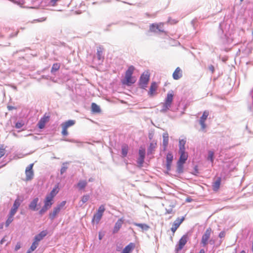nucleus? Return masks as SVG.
<instances>
[{"label":"nucleus","mask_w":253,"mask_h":253,"mask_svg":"<svg viewBox=\"0 0 253 253\" xmlns=\"http://www.w3.org/2000/svg\"><path fill=\"white\" fill-rule=\"evenodd\" d=\"M185 218L182 216L181 218H177L173 222L172 226L171 228V231L174 233L177 229L179 227L180 225L184 221Z\"/></svg>","instance_id":"12"},{"label":"nucleus","mask_w":253,"mask_h":253,"mask_svg":"<svg viewBox=\"0 0 253 253\" xmlns=\"http://www.w3.org/2000/svg\"><path fill=\"white\" fill-rule=\"evenodd\" d=\"M60 210H59V208H57L56 207L54 208L52 212H50L49 214V218L52 220L53 219L55 216L57 215V214L59 212Z\"/></svg>","instance_id":"29"},{"label":"nucleus","mask_w":253,"mask_h":253,"mask_svg":"<svg viewBox=\"0 0 253 253\" xmlns=\"http://www.w3.org/2000/svg\"><path fill=\"white\" fill-rule=\"evenodd\" d=\"M171 165V163H167V164H166V167H167V170L168 171H170V170Z\"/></svg>","instance_id":"49"},{"label":"nucleus","mask_w":253,"mask_h":253,"mask_svg":"<svg viewBox=\"0 0 253 253\" xmlns=\"http://www.w3.org/2000/svg\"><path fill=\"white\" fill-rule=\"evenodd\" d=\"M7 109H8V110L11 111V110H14V109H16V108L15 107H14V106H7Z\"/></svg>","instance_id":"52"},{"label":"nucleus","mask_w":253,"mask_h":253,"mask_svg":"<svg viewBox=\"0 0 253 253\" xmlns=\"http://www.w3.org/2000/svg\"><path fill=\"white\" fill-rule=\"evenodd\" d=\"M21 248V243L20 242H18L16 244V245L15 246V251H18L19 249H20Z\"/></svg>","instance_id":"48"},{"label":"nucleus","mask_w":253,"mask_h":253,"mask_svg":"<svg viewBox=\"0 0 253 253\" xmlns=\"http://www.w3.org/2000/svg\"><path fill=\"white\" fill-rule=\"evenodd\" d=\"M249 108H250V110H251L252 109V107L251 106Z\"/></svg>","instance_id":"62"},{"label":"nucleus","mask_w":253,"mask_h":253,"mask_svg":"<svg viewBox=\"0 0 253 253\" xmlns=\"http://www.w3.org/2000/svg\"><path fill=\"white\" fill-rule=\"evenodd\" d=\"M49 209L45 207V206H43L42 208L41 209V210L39 211V213L40 215H42L43 213H44L47 210Z\"/></svg>","instance_id":"42"},{"label":"nucleus","mask_w":253,"mask_h":253,"mask_svg":"<svg viewBox=\"0 0 253 253\" xmlns=\"http://www.w3.org/2000/svg\"><path fill=\"white\" fill-rule=\"evenodd\" d=\"M92 181V179H89V181Z\"/></svg>","instance_id":"63"},{"label":"nucleus","mask_w":253,"mask_h":253,"mask_svg":"<svg viewBox=\"0 0 253 253\" xmlns=\"http://www.w3.org/2000/svg\"><path fill=\"white\" fill-rule=\"evenodd\" d=\"M240 253H246V252L244 250L242 251Z\"/></svg>","instance_id":"58"},{"label":"nucleus","mask_w":253,"mask_h":253,"mask_svg":"<svg viewBox=\"0 0 253 253\" xmlns=\"http://www.w3.org/2000/svg\"><path fill=\"white\" fill-rule=\"evenodd\" d=\"M5 154V150L2 146H0V158Z\"/></svg>","instance_id":"45"},{"label":"nucleus","mask_w":253,"mask_h":253,"mask_svg":"<svg viewBox=\"0 0 253 253\" xmlns=\"http://www.w3.org/2000/svg\"><path fill=\"white\" fill-rule=\"evenodd\" d=\"M172 209H166V213L169 214L172 212Z\"/></svg>","instance_id":"53"},{"label":"nucleus","mask_w":253,"mask_h":253,"mask_svg":"<svg viewBox=\"0 0 253 253\" xmlns=\"http://www.w3.org/2000/svg\"><path fill=\"white\" fill-rule=\"evenodd\" d=\"M128 152V146L127 145H123L122 147V155L123 157L126 156Z\"/></svg>","instance_id":"36"},{"label":"nucleus","mask_w":253,"mask_h":253,"mask_svg":"<svg viewBox=\"0 0 253 253\" xmlns=\"http://www.w3.org/2000/svg\"><path fill=\"white\" fill-rule=\"evenodd\" d=\"M34 166V164H31L29 165L26 169L25 173L26 175V180L27 181H29L31 180L33 178L34 176V171L33 170V168Z\"/></svg>","instance_id":"10"},{"label":"nucleus","mask_w":253,"mask_h":253,"mask_svg":"<svg viewBox=\"0 0 253 253\" xmlns=\"http://www.w3.org/2000/svg\"><path fill=\"white\" fill-rule=\"evenodd\" d=\"M53 199L46 196L44 201V206L50 209L53 204Z\"/></svg>","instance_id":"27"},{"label":"nucleus","mask_w":253,"mask_h":253,"mask_svg":"<svg viewBox=\"0 0 253 253\" xmlns=\"http://www.w3.org/2000/svg\"><path fill=\"white\" fill-rule=\"evenodd\" d=\"M156 144H154L153 143H151L149 145V146L147 150V153L148 154H151L153 151H154V149L155 148V146Z\"/></svg>","instance_id":"37"},{"label":"nucleus","mask_w":253,"mask_h":253,"mask_svg":"<svg viewBox=\"0 0 253 253\" xmlns=\"http://www.w3.org/2000/svg\"><path fill=\"white\" fill-rule=\"evenodd\" d=\"M145 153V149L144 147H140L138 152L139 157L137 160V163L140 167H141L144 163Z\"/></svg>","instance_id":"6"},{"label":"nucleus","mask_w":253,"mask_h":253,"mask_svg":"<svg viewBox=\"0 0 253 253\" xmlns=\"http://www.w3.org/2000/svg\"><path fill=\"white\" fill-rule=\"evenodd\" d=\"M173 98V94L172 93L168 92L165 102L161 103L162 108L160 111L161 113H165L169 110L171 106Z\"/></svg>","instance_id":"1"},{"label":"nucleus","mask_w":253,"mask_h":253,"mask_svg":"<svg viewBox=\"0 0 253 253\" xmlns=\"http://www.w3.org/2000/svg\"><path fill=\"white\" fill-rule=\"evenodd\" d=\"M220 32H221V33H222V32H223V31H222V30H221V29L220 30V31L219 32V34L220 33Z\"/></svg>","instance_id":"60"},{"label":"nucleus","mask_w":253,"mask_h":253,"mask_svg":"<svg viewBox=\"0 0 253 253\" xmlns=\"http://www.w3.org/2000/svg\"><path fill=\"white\" fill-rule=\"evenodd\" d=\"M38 244L39 243L37 241H34L27 253H31L32 252L34 251L37 248Z\"/></svg>","instance_id":"34"},{"label":"nucleus","mask_w":253,"mask_h":253,"mask_svg":"<svg viewBox=\"0 0 253 253\" xmlns=\"http://www.w3.org/2000/svg\"><path fill=\"white\" fill-rule=\"evenodd\" d=\"M209 69L212 72V73H213L214 71V66L212 65L209 66Z\"/></svg>","instance_id":"50"},{"label":"nucleus","mask_w":253,"mask_h":253,"mask_svg":"<svg viewBox=\"0 0 253 253\" xmlns=\"http://www.w3.org/2000/svg\"><path fill=\"white\" fill-rule=\"evenodd\" d=\"M102 237H103V236H102V234L100 233L99 234V240H101V239H102Z\"/></svg>","instance_id":"56"},{"label":"nucleus","mask_w":253,"mask_h":253,"mask_svg":"<svg viewBox=\"0 0 253 253\" xmlns=\"http://www.w3.org/2000/svg\"><path fill=\"white\" fill-rule=\"evenodd\" d=\"M105 211V208L103 205H101L98 208L96 213L94 214L93 217L92 219V223H98L101 219L103 213Z\"/></svg>","instance_id":"4"},{"label":"nucleus","mask_w":253,"mask_h":253,"mask_svg":"<svg viewBox=\"0 0 253 253\" xmlns=\"http://www.w3.org/2000/svg\"><path fill=\"white\" fill-rule=\"evenodd\" d=\"M208 160L210 161L211 163H213L214 161V152L212 151L208 152Z\"/></svg>","instance_id":"38"},{"label":"nucleus","mask_w":253,"mask_h":253,"mask_svg":"<svg viewBox=\"0 0 253 253\" xmlns=\"http://www.w3.org/2000/svg\"><path fill=\"white\" fill-rule=\"evenodd\" d=\"M60 67V64L58 63H54L51 69V72L54 73L58 71Z\"/></svg>","instance_id":"35"},{"label":"nucleus","mask_w":253,"mask_h":253,"mask_svg":"<svg viewBox=\"0 0 253 253\" xmlns=\"http://www.w3.org/2000/svg\"><path fill=\"white\" fill-rule=\"evenodd\" d=\"M50 114L45 113L43 117H42L38 123V127L42 129L44 127L46 123L49 122L50 119Z\"/></svg>","instance_id":"8"},{"label":"nucleus","mask_w":253,"mask_h":253,"mask_svg":"<svg viewBox=\"0 0 253 253\" xmlns=\"http://www.w3.org/2000/svg\"><path fill=\"white\" fill-rule=\"evenodd\" d=\"M180 157L178 161L180 163H185L188 158V154L185 151H179Z\"/></svg>","instance_id":"19"},{"label":"nucleus","mask_w":253,"mask_h":253,"mask_svg":"<svg viewBox=\"0 0 253 253\" xmlns=\"http://www.w3.org/2000/svg\"><path fill=\"white\" fill-rule=\"evenodd\" d=\"M103 48L101 47H98L97 48V55L93 58V61L96 62L97 64H100L104 59L103 55Z\"/></svg>","instance_id":"7"},{"label":"nucleus","mask_w":253,"mask_h":253,"mask_svg":"<svg viewBox=\"0 0 253 253\" xmlns=\"http://www.w3.org/2000/svg\"><path fill=\"white\" fill-rule=\"evenodd\" d=\"M209 116V112L208 111H204L202 116L200 117L199 120V124L201 126V129L204 130L206 127V125L205 124V121L207 119V118Z\"/></svg>","instance_id":"11"},{"label":"nucleus","mask_w":253,"mask_h":253,"mask_svg":"<svg viewBox=\"0 0 253 253\" xmlns=\"http://www.w3.org/2000/svg\"><path fill=\"white\" fill-rule=\"evenodd\" d=\"M184 163H180L179 162L177 163V169L176 172L180 174L183 172V164Z\"/></svg>","instance_id":"33"},{"label":"nucleus","mask_w":253,"mask_h":253,"mask_svg":"<svg viewBox=\"0 0 253 253\" xmlns=\"http://www.w3.org/2000/svg\"><path fill=\"white\" fill-rule=\"evenodd\" d=\"M169 143V134L167 132L163 134V149L165 151L167 149Z\"/></svg>","instance_id":"20"},{"label":"nucleus","mask_w":253,"mask_h":253,"mask_svg":"<svg viewBox=\"0 0 253 253\" xmlns=\"http://www.w3.org/2000/svg\"><path fill=\"white\" fill-rule=\"evenodd\" d=\"M124 220L123 218H119L118 221L116 222L115 226L113 229V233H117L120 228L122 227V225L124 223Z\"/></svg>","instance_id":"15"},{"label":"nucleus","mask_w":253,"mask_h":253,"mask_svg":"<svg viewBox=\"0 0 253 253\" xmlns=\"http://www.w3.org/2000/svg\"><path fill=\"white\" fill-rule=\"evenodd\" d=\"M220 183H221V178L218 177L216 180V181L213 183L212 189L214 191H217L219 189V188L220 187Z\"/></svg>","instance_id":"32"},{"label":"nucleus","mask_w":253,"mask_h":253,"mask_svg":"<svg viewBox=\"0 0 253 253\" xmlns=\"http://www.w3.org/2000/svg\"><path fill=\"white\" fill-rule=\"evenodd\" d=\"M22 202V200H20L18 198L16 199L13 205L12 208L11 209L10 211L14 213H16L17 209H18L19 207L20 206L21 204V202Z\"/></svg>","instance_id":"22"},{"label":"nucleus","mask_w":253,"mask_h":253,"mask_svg":"<svg viewBox=\"0 0 253 253\" xmlns=\"http://www.w3.org/2000/svg\"><path fill=\"white\" fill-rule=\"evenodd\" d=\"M2 228H3V224H1L0 225V228L2 229Z\"/></svg>","instance_id":"57"},{"label":"nucleus","mask_w":253,"mask_h":253,"mask_svg":"<svg viewBox=\"0 0 253 253\" xmlns=\"http://www.w3.org/2000/svg\"><path fill=\"white\" fill-rule=\"evenodd\" d=\"M39 198H34L29 205V208L30 210L35 211L38 210V208H37V206L38 205Z\"/></svg>","instance_id":"16"},{"label":"nucleus","mask_w":253,"mask_h":253,"mask_svg":"<svg viewBox=\"0 0 253 253\" xmlns=\"http://www.w3.org/2000/svg\"><path fill=\"white\" fill-rule=\"evenodd\" d=\"M134 67L133 66H130L125 73V79L126 80V84L130 85L134 83L135 80L132 78V75L133 73Z\"/></svg>","instance_id":"2"},{"label":"nucleus","mask_w":253,"mask_h":253,"mask_svg":"<svg viewBox=\"0 0 253 253\" xmlns=\"http://www.w3.org/2000/svg\"><path fill=\"white\" fill-rule=\"evenodd\" d=\"M135 247V245L133 243H130L123 249L121 253H130L132 251Z\"/></svg>","instance_id":"21"},{"label":"nucleus","mask_w":253,"mask_h":253,"mask_svg":"<svg viewBox=\"0 0 253 253\" xmlns=\"http://www.w3.org/2000/svg\"><path fill=\"white\" fill-rule=\"evenodd\" d=\"M89 199V196L88 195H84L82 197L81 201L83 203H86Z\"/></svg>","instance_id":"41"},{"label":"nucleus","mask_w":253,"mask_h":253,"mask_svg":"<svg viewBox=\"0 0 253 253\" xmlns=\"http://www.w3.org/2000/svg\"><path fill=\"white\" fill-rule=\"evenodd\" d=\"M66 203V202L65 201H62L60 204H59L56 207L57 208H59V210H61L64 207Z\"/></svg>","instance_id":"44"},{"label":"nucleus","mask_w":253,"mask_h":253,"mask_svg":"<svg viewBox=\"0 0 253 253\" xmlns=\"http://www.w3.org/2000/svg\"><path fill=\"white\" fill-rule=\"evenodd\" d=\"M157 88V84L155 82H152L150 85V90L148 92V95L150 96H153L155 93Z\"/></svg>","instance_id":"18"},{"label":"nucleus","mask_w":253,"mask_h":253,"mask_svg":"<svg viewBox=\"0 0 253 253\" xmlns=\"http://www.w3.org/2000/svg\"><path fill=\"white\" fill-rule=\"evenodd\" d=\"M24 125L23 122H17L15 124V127L17 128H20Z\"/></svg>","instance_id":"43"},{"label":"nucleus","mask_w":253,"mask_h":253,"mask_svg":"<svg viewBox=\"0 0 253 253\" xmlns=\"http://www.w3.org/2000/svg\"><path fill=\"white\" fill-rule=\"evenodd\" d=\"M199 253H205V250L204 249H201Z\"/></svg>","instance_id":"55"},{"label":"nucleus","mask_w":253,"mask_h":253,"mask_svg":"<svg viewBox=\"0 0 253 253\" xmlns=\"http://www.w3.org/2000/svg\"><path fill=\"white\" fill-rule=\"evenodd\" d=\"M60 0H50V5L52 6H55L57 5V2L59 1Z\"/></svg>","instance_id":"46"},{"label":"nucleus","mask_w":253,"mask_h":253,"mask_svg":"<svg viewBox=\"0 0 253 253\" xmlns=\"http://www.w3.org/2000/svg\"><path fill=\"white\" fill-rule=\"evenodd\" d=\"M225 232L224 231H221L219 234V237H220V238H223V237H224L225 236Z\"/></svg>","instance_id":"51"},{"label":"nucleus","mask_w":253,"mask_h":253,"mask_svg":"<svg viewBox=\"0 0 253 253\" xmlns=\"http://www.w3.org/2000/svg\"><path fill=\"white\" fill-rule=\"evenodd\" d=\"M67 167L66 166H63L61 169V170H60V172L61 174H63V173H64L67 169Z\"/></svg>","instance_id":"47"},{"label":"nucleus","mask_w":253,"mask_h":253,"mask_svg":"<svg viewBox=\"0 0 253 253\" xmlns=\"http://www.w3.org/2000/svg\"><path fill=\"white\" fill-rule=\"evenodd\" d=\"M75 121L74 120H68L61 124L62 128L61 133L63 136H67L68 134L67 129L68 127L74 125Z\"/></svg>","instance_id":"5"},{"label":"nucleus","mask_w":253,"mask_h":253,"mask_svg":"<svg viewBox=\"0 0 253 253\" xmlns=\"http://www.w3.org/2000/svg\"><path fill=\"white\" fill-rule=\"evenodd\" d=\"M188 240V236L187 235H183L179 240L178 242V246L176 248V252L182 250L185 245L186 244Z\"/></svg>","instance_id":"13"},{"label":"nucleus","mask_w":253,"mask_h":253,"mask_svg":"<svg viewBox=\"0 0 253 253\" xmlns=\"http://www.w3.org/2000/svg\"><path fill=\"white\" fill-rule=\"evenodd\" d=\"M5 241V240L4 238H2L0 241V244H2Z\"/></svg>","instance_id":"54"},{"label":"nucleus","mask_w":253,"mask_h":253,"mask_svg":"<svg viewBox=\"0 0 253 253\" xmlns=\"http://www.w3.org/2000/svg\"><path fill=\"white\" fill-rule=\"evenodd\" d=\"M46 235L47 231L46 230L42 231L35 237V241L39 243V242L42 240Z\"/></svg>","instance_id":"25"},{"label":"nucleus","mask_w":253,"mask_h":253,"mask_svg":"<svg viewBox=\"0 0 253 253\" xmlns=\"http://www.w3.org/2000/svg\"><path fill=\"white\" fill-rule=\"evenodd\" d=\"M150 79V76L148 73L142 74L139 80V85L141 88L145 89L148 84Z\"/></svg>","instance_id":"3"},{"label":"nucleus","mask_w":253,"mask_h":253,"mask_svg":"<svg viewBox=\"0 0 253 253\" xmlns=\"http://www.w3.org/2000/svg\"><path fill=\"white\" fill-rule=\"evenodd\" d=\"M252 106H253V103H252Z\"/></svg>","instance_id":"64"},{"label":"nucleus","mask_w":253,"mask_h":253,"mask_svg":"<svg viewBox=\"0 0 253 253\" xmlns=\"http://www.w3.org/2000/svg\"><path fill=\"white\" fill-rule=\"evenodd\" d=\"M173 160V155L171 153H168L166 157L167 163H172Z\"/></svg>","instance_id":"39"},{"label":"nucleus","mask_w":253,"mask_h":253,"mask_svg":"<svg viewBox=\"0 0 253 253\" xmlns=\"http://www.w3.org/2000/svg\"><path fill=\"white\" fill-rule=\"evenodd\" d=\"M186 201H187V202H190V201H191V200H190V199H187Z\"/></svg>","instance_id":"59"},{"label":"nucleus","mask_w":253,"mask_h":253,"mask_svg":"<svg viewBox=\"0 0 253 253\" xmlns=\"http://www.w3.org/2000/svg\"><path fill=\"white\" fill-rule=\"evenodd\" d=\"M182 76V71L179 67H177L172 74V77L174 80H178Z\"/></svg>","instance_id":"17"},{"label":"nucleus","mask_w":253,"mask_h":253,"mask_svg":"<svg viewBox=\"0 0 253 253\" xmlns=\"http://www.w3.org/2000/svg\"><path fill=\"white\" fill-rule=\"evenodd\" d=\"M15 214V213H12V212L10 211L8 217L5 222L6 227H8L9 225V224L12 222V221L13 220V216Z\"/></svg>","instance_id":"30"},{"label":"nucleus","mask_w":253,"mask_h":253,"mask_svg":"<svg viewBox=\"0 0 253 253\" xmlns=\"http://www.w3.org/2000/svg\"><path fill=\"white\" fill-rule=\"evenodd\" d=\"M186 142V138L179 139V152L185 151V145Z\"/></svg>","instance_id":"28"},{"label":"nucleus","mask_w":253,"mask_h":253,"mask_svg":"<svg viewBox=\"0 0 253 253\" xmlns=\"http://www.w3.org/2000/svg\"><path fill=\"white\" fill-rule=\"evenodd\" d=\"M133 224L136 226L140 227L143 231H147L150 227L145 223H138L134 222Z\"/></svg>","instance_id":"31"},{"label":"nucleus","mask_w":253,"mask_h":253,"mask_svg":"<svg viewBox=\"0 0 253 253\" xmlns=\"http://www.w3.org/2000/svg\"><path fill=\"white\" fill-rule=\"evenodd\" d=\"M243 0H240V4L242 3V2Z\"/></svg>","instance_id":"61"},{"label":"nucleus","mask_w":253,"mask_h":253,"mask_svg":"<svg viewBox=\"0 0 253 253\" xmlns=\"http://www.w3.org/2000/svg\"><path fill=\"white\" fill-rule=\"evenodd\" d=\"M87 182L86 180H80L77 183L76 186L79 190H82L85 188V187L87 186Z\"/></svg>","instance_id":"26"},{"label":"nucleus","mask_w":253,"mask_h":253,"mask_svg":"<svg viewBox=\"0 0 253 253\" xmlns=\"http://www.w3.org/2000/svg\"><path fill=\"white\" fill-rule=\"evenodd\" d=\"M162 26L163 25L161 23L160 24H152L150 26V31L155 33L163 32L164 31L162 29Z\"/></svg>","instance_id":"14"},{"label":"nucleus","mask_w":253,"mask_h":253,"mask_svg":"<svg viewBox=\"0 0 253 253\" xmlns=\"http://www.w3.org/2000/svg\"><path fill=\"white\" fill-rule=\"evenodd\" d=\"M211 232V228L207 229L205 232L203 234L202 237L201 244L203 246L205 247L208 244V240H209Z\"/></svg>","instance_id":"9"},{"label":"nucleus","mask_w":253,"mask_h":253,"mask_svg":"<svg viewBox=\"0 0 253 253\" xmlns=\"http://www.w3.org/2000/svg\"><path fill=\"white\" fill-rule=\"evenodd\" d=\"M91 112L94 114H99L101 112V110L99 106L95 103H92L91 105Z\"/></svg>","instance_id":"23"},{"label":"nucleus","mask_w":253,"mask_h":253,"mask_svg":"<svg viewBox=\"0 0 253 253\" xmlns=\"http://www.w3.org/2000/svg\"><path fill=\"white\" fill-rule=\"evenodd\" d=\"M46 19L47 18H46V17H42V18H39V19H37L33 20V21H31V23H35L36 22H44V21H46Z\"/></svg>","instance_id":"40"},{"label":"nucleus","mask_w":253,"mask_h":253,"mask_svg":"<svg viewBox=\"0 0 253 253\" xmlns=\"http://www.w3.org/2000/svg\"><path fill=\"white\" fill-rule=\"evenodd\" d=\"M59 186L58 185H56L55 187L51 190L49 194L46 195V196L51 198L53 199L54 197L57 195V194L59 192Z\"/></svg>","instance_id":"24"}]
</instances>
